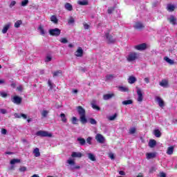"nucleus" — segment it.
I'll use <instances>...</instances> for the list:
<instances>
[{"instance_id": "nucleus-6", "label": "nucleus", "mask_w": 177, "mask_h": 177, "mask_svg": "<svg viewBox=\"0 0 177 177\" xmlns=\"http://www.w3.org/2000/svg\"><path fill=\"white\" fill-rule=\"evenodd\" d=\"M134 48L136 50H145V49H147V44H146V43H142L135 46Z\"/></svg>"}, {"instance_id": "nucleus-43", "label": "nucleus", "mask_w": 177, "mask_h": 177, "mask_svg": "<svg viewBox=\"0 0 177 177\" xmlns=\"http://www.w3.org/2000/svg\"><path fill=\"white\" fill-rule=\"evenodd\" d=\"M1 97H3L4 99H6V97H8L9 94H8L7 93H5V92H1Z\"/></svg>"}, {"instance_id": "nucleus-31", "label": "nucleus", "mask_w": 177, "mask_h": 177, "mask_svg": "<svg viewBox=\"0 0 177 177\" xmlns=\"http://www.w3.org/2000/svg\"><path fill=\"white\" fill-rule=\"evenodd\" d=\"M133 103V101L132 100H124L122 102V104L124 106H128V104H132Z\"/></svg>"}, {"instance_id": "nucleus-55", "label": "nucleus", "mask_w": 177, "mask_h": 177, "mask_svg": "<svg viewBox=\"0 0 177 177\" xmlns=\"http://www.w3.org/2000/svg\"><path fill=\"white\" fill-rule=\"evenodd\" d=\"M19 171H20V172H24V171H27V167H20Z\"/></svg>"}, {"instance_id": "nucleus-10", "label": "nucleus", "mask_w": 177, "mask_h": 177, "mask_svg": "<svg viewBox=\"0 0 177 177\" xmlns=\"http://www.w3.org/2000/svg\"><path fill=\"white\" fill-rule=\"evenodd\" d=\"M95 140L98 143H104V137H103L102 134H97L95 136Z\"/></svg>"}, {"instance_id": "nucleus-21", "label": "nucleus", "mask_w": 177, "mask_h": 177, "mask_svg": "<svg viewBox=\"0 0 177 177\" xmlns=\"http://www.w3.org/2000/svg\"><path fill=\"white\" fill-rule=\"evenodd\" d=\"M129 84H135L136 82V77L134 76H129L128 78Z\"/></svg>"}, {"instance_id": "nucleus-44", "label": "nucleus", "mask_w": 177, "mask_h": 177, "mask_svg": "<svg viewBox=\"0 0 177 177\" xmlns=\"http://www.w3.org/2000/svg\"><path fill=\"white\" fill-rule=\"evenodd\" d=\"M136 133V129L135 127H132L129 129V133L133 135V133Z\"/></svg>"}, {"instance_id": "nucleus-56", "label": "nucleus", "mask_w": 177, "mask_h": 177, "mask_svg": "<svg viewBox=\"0 0 177 177\" xmlns=\"http://www.w3.org/2000/svg\"><path fill=\"white\" fill-rule=\"evenodd\" d=\"M2 135H6L8 133V130L6 129H1Z\"/></svg>"}, {"instance_id": "nucleus-24", "label": "nucleus", "mask_w": 177, "mask_h": 177, "mask_svg": "<svg viewBox=\"0 0 177 177\" xmlns=\"http://www.w3.org/2000/svg\"><path fill=\"white\" fill-rule=\"evenodd\" d=\"M50 21L54 23V24H57L59 23V19H57V17L55 15H52L50 17Z\"/></svg>"}, {"instance_id": "nucleus-28", "label": "nucleus", "mask_w": 177, "mask_h": 177, "mask_svg": "<svg viewBox=\"0 0 177 177\" xmlns=\"http://www.w3.org/2000/svg\"><path fill=\"white\" fill-rule=\"evenodd\" d=\"M62 74H63V72L60 70H58L53 73V77H59V75H62Z\"/></svg>"}, {"instance_id": "nucleus-29", "label": "nucleus", "mask_w": 177, "mask_h": 177, "mask_svg": "<svg viewBox=\"0 0 177 177\" xmlns=\"http://www.w3.org/2000/svg\"><path fill=\"white\" fill-rule=\"evenodd\" d=\"M153 133L156 138H161V131L159 129H155Z\"/></svg>"}, {"instance_id": "nucleus-26", "label": "nucleus", "mask_w": 177, "mask_h": 177, "mask_svg": "<svg viewBox=\"0 0 177 177\" xmlns=\"http://www.w3.org/2000/svg\"><path fill=\"white\" fill-rule=\"evenodd\" d=\"M21 24H23V21H21V20H18V21H17L15 23L14 27H15V28H20V26H21Z\"/></svg>"}, {"instance_id": "nucleus-20", "label": "nucleus", "mask_w": 177, "mask_h": 177, "mask_svg": "<svg viewBox=\"0 0 177 177\" xmlns=\"http://www.w3.org/2000/svg\"><path fill=\"white\" fill-rule=\"evenodd\" d=\"M64 8L66 10L71 12L73 10V6L70 3H66L64 5Z\"/></svg>"}, {"instance_id": "nucleus-32", "label": "nucleus", "mask_w": 177, "mask_h": 177, "mask_svg": "<svg viewBox=\"0 0 177 177\" xmlns=\"http://www.w3.org/2000/svg\"><path fill=\"white\" fill-rule=\"evenodd\" d=\"M164 60H165V62H167V63H169V64H171V65L174 64V63H175L174 62V60L169 59V57H165Z\"/></svg>"}, {"instance_id": "nucleus-36", "label": "nucleus", "mask_w": 177, "mask_h": 177, "mask_svg": "<svg viewBox=\"0 0 177 177\" xmlns=\"http://www.w3.org/2000/svg\"><path fill=\"white\" fill-rule=\"evenodd\" d=\"M119 90L121 92H128V91H129V88H128V87H125V86H120Z\"/></svg>"}, {"instance_id": "nucleus-25", "label": "nucleus", "mask_w": 177, "mask_h": 177, "mask_svg": "<svg viewBox=\"0 0 177 177\" xmlns=\"http://www.w3.org/2000/svg\"><path fill=\"white\" fill-rule=\"evenodd\" d=\"M174 147H169L167 148V154L169 156H172L174 154Z\"/></svg>"}, {"instance_id": "nucleus-63", "label": "nucleus", "mask_w": 177, "mask_h": 177, "mask_svg": "<svg viewBox=\"0 0 177 177\" xmlns=\"http://www.w3.org/2000/svg\"><path fill=\"white\" fill-rule=\"evenodd\" d=\"M1 114H6L8 113V111H6V109H1Z\"/></svg>"}, {"instance_id": "nucleus-42", "label": "nucleus", "mask_w": 177, "mask_h": 177, "mask_svg": "<svg viewBox=\"0 0 177 177\" xmlns=\"http://www.w3.org/2000/svg\"><path fill=\"white\" fill-rule=\"evenodd\" d=\"M115 10V8L114 7H110L108 8V13L109 15H111L113 13V12H114V10Z\"/></svg>"}, {"instance_id": "nucleus-50", "label": "nucleus", "mask_w": 177, "mask_h": 177, "mask_svg": "<svg viewBox=\"0 0 177 177\" xmlns=\"http://www.w3.org/2000/svg\"><path fill=\"white\" fill-rule=\"evenodd\" d=\"M48 86H50V89H53V84L50 81V80H48Z\"/></svg>"}, {"instance_id": "nucleus-22", "label": "nucleus", "mask_w": 177, "mask_h": 177, "mask_svg": "<svg viewBox=\"0 0 177 177\" xmlns=\"http://www.w3.org/2000/svg\"><path fill=\"white\" fill-rule=\"evenodd\" d=\"M159 85L160 86H162L163 88H167V86H168V82L167 81V80H162L160 82Z\"/></svg>"}, {"instance_id": "nucleus-45", "label": "nucleus", "mask_w": 177, "mask_h": 177, "mask_svg": "<svg viewBox=\"0 0 177 177\" xmlns=\"http://www.w3.org/2000/svg\"><path fill=\"white\" fill-rule=\"evenodd\" d=\"M39 30H40V34L41 35H45V30L44 29V28L42 26H39Z\"/></svg>"}, {"instance_id": "nucleus-17", "label": "nucleus", "mask_w": 177, "mask_h": 177, "mask_svg": "<svg viewBox=\"0 0 177 177\" xmlns=\"http://www.w3.org/2000/svg\"><path fill=\"white\" fill-rule=\"evenodd\" d=\"M157 145V141L156 140H150L149 142V146L151 147V149H153V147H156Z\"/></svg>"}, {"instance_id": "nucleus-53", "label": "nucleus", "mask_w": 177, "mask_h": 177, "mask_svg": "<svg viewBox=\"0 0 177 177\" xmlns=\"http://www.w3.org/2000/svg\"><path fill=\"white\" fill-rule=\"evenodd\" d=\"M156 170H157V169H156V167H151V169H149V173H150V174H153V172H156Z\"/></svg>"}, {"instance_id": "nucleus-34", "label": "nucleus", "mask_w": 177, "mask_h": 177, "mask_svg": "<svg viewBox=\"0 0 177 177\" xmlns=\"http://www.w3.org/2000/svg\"><path fill=\"white\" fill-rule=\"evenodd\" d=\"M19 162H21L20 159H12L10 160V164H11V165H15V164H17Z\"/></svg>"}, {"instance_id": "nucleus-33", "label": "nucleus", "mask_w": 177, "mask_h": 177, "mask_svg": "<svg viewBox=\"0 0 177 177\" xmlns=\"http://www.w3.org/2000/svg\"><path fill=\"white\" fill-rule=\"evenodd\" d=\"M88 158H89V160H91V161H96V158L95 157V155H93V153H88Z\"/></svg>"}, {"instance_id": "nucleus-61", "label": "nucleus", "mask_w": 177, "mask_h": 177, "mask_svg": "<svg viewBox=\"0 0 177 177\" xmlns=\"http://www.w3.org/2000/svg\"><path fill=\"white\" fill-rule=\"evenodd\" d=\"M145 82H146L147 84H149L150 83V79L149 77H145L144 79Z\"/></svg>"}, {"instance_id": "nucleus-9", "label": "nucleus", "mask_w": 177, "mask_h": 177, "mask_svg": "<svg viewBox=\"0 0 177 177\" xmlns=\"http://www.w3.org/2000/svg\"><path fill=\"white\" fill-rule=\"evenodd\" d=\"M106 37L108 41V44H114L115 42V39L113 38V37L111 36V35H110V33H106Z\"/></svg>"}, {"instance_id": "nucleus-60", "label": "nucleus", "mask_w": 177, "mask_h": 177, "mask_svg": "<svg viewBox=\"0 0 177 177\" xmlns=\"http://www.w3.org/2000/svg\"><path fill=\"white\" fill-rule=\"evenodd\" d=\"M15 5H16V1H11L10 4V8H13V6H15Z\"/></svg>"}, {"instance_id": "nucleus-58", "label": "nucleus", "mask_w": 177, "mask_h": 177, "mask_svg": "<svg viewBox=\"0 0 177 177\" xmlns=\"http://www.w3.org/2000/svg\"><path fill=\"white\" fill-rule=\"evenodd\" d=\"M17 90L19 91V92H22L23 91V86H19L17 87Z\"/></svg>"}, {"instance_id": "nucleus-57", "label": "nucleus", "mask_w": 177, "mask_h": 177, "mask_svg": "<svg viewBox=\"0 0 177 177\" xmlns=\"http://www.w3.org/2000/svg\"><path fill=\"white\" fill-rule=\"evenodd\" d=\"M72 124H73V125H75V124H77V118L73 117L72 118Z\"/></svg>"}, {"instance_id": "nucleus-5", "label": "nucleus", "mask_w": 177, "mask_h": 177, "mask_svg": "<svg viewBox=\"0 0 177 177\" xmlns=\"http://www.w3.org/2000/svg\"><path fill=\"white\" fill-rule=\"evenodd\" d=\"M23 99L19 95H15L11 98V101L14 104H17L18 106L21 104Z\"/></svg>"}, {"instance_id": "nucleus-30", "label": "nucleus", "mask_w": 177, "mask_h": 177, "mask_svg": "<svg viewBox=\"0 0 177 177\" xmlns=\"http://www.w3.org/2000/svg\"><path fill=\"white\" fill-rule=\"evenodd\" d=\"M167 9L169 12H174V10H175V6L172 4H168Z\"/></svg>"}, {"instance_id": "nucleus-11", "label": "nucleus", "mask_w": 177, "mask_h": 177, "mask_svg": "<svg viewBox=\"0 0 177 177\" xmlns=\"http://www.w3.org/2000/svg\"><path fill=\"white\" fill-rule=\"evenodd\" d=\"M115 95L114 93H110V94H104L103 95L104 100H109V99H112V97H114Z\"/></svg>"}, {"instance_id": "nucleus-47", "label": "nucleus", "mask_w": 177, "mask_h": 177, "mask_svg": "<svg viewBox=\"0 0 177 177\" xmlns=\"http://www.w3.org/2000/svg\"><path fill=\"white\" fill-rule=\"evenodd\" d=\"M21 6H27L28 5V0H24L21 3Z\"/></svg>"}, {"instance_id": "nucleus-7", "label": "nucleus", "mask_w": 177, "mask_h": 177, "mask_svg": "<svg viewBox=\"0 0 177 177\" xmlns=\"http://www.w3.org/2000/svg\"><path fill=\"white\" fill-rule=\"evenodd\" d=\"M137 89V95H138V102H142L143 101V93H142V90L138 87H136Z\"/></svg>"}, {"instance_id": "nucleus-39", "label": "nucleus", "mask_w": 177, "mask_h": 177, "mask_svg": "<svg viewBox=\"0 0 177 177\" xmlns=\"http://www.w3.org/2000/svg\"><path fill=\"white\" fill-rule=\"evenodd\" d=\"M91 107L94 110H97V111H100V108L99 106L96 105L95 104H91Z\"/></svg>"}, {"instance_id": "nucleus-37", "label": "nucleus", "mask_w": 177, "mask_h": 177, "mask_svg": "<svg viewBox=\"0 0 177 177\" xmlns=\"http://www.w3.org/2000/svg\"><path fill=\"white\" fill-rule=\"evenodd\" d=\"M60 117L62 118V122H67V118H66V114L64 113H61Z\"/></svg>"}, {"instance_id": "nucleus-18", "label": "nucleus", "mask_w": 177, "mask_h": 177, "mask_svg": "<svg viewBox=\"0 0 177 177\" xmlns=\"http://www.w3.org/2000/svg\"><path fill=\"white\" fill-rule=\"evenodd\" d=\"M146 156L147 160H151V158H156L157 154L156 153H147Z\"/></svg>"}, {"instance_id": "nucleus-27", "label": "nucleus", "mask_w": 177, "mask_h": 177, "mask_svg": "<svg viewBox=\"0 0 177 177\" xmlns=\"http://www.w3.org/2000/svg\"><path fill=\"white\" fill-rule=\"evenodd\" d=\"M33 153L35 154V157H39L41 156V152H39V148H35L33 150Z\"/></svg>"}, {"instance_id": "nucleus-23", "label": "nucleus", "mask_w": 177, "mask_h": 177, "mask_svg": "<svg viewBox=\"0 0 177 177\" xmlns=\"http://www.w3.org/2000/svg\"><path fill=\"white\" fill-rule=\"evenodd\" d=\"M156 102H158L160 107H164V100L160 97H157Z\"/></svg>"}, {"instance_id": "nucleus-12", "label": "nucleus", "mask_w": 177, "mask_h": 177, "mask_svg": "<svg viewBox=\"0 0 177 177\" xmlns=\"http://www.w3.org/2000/svg\"><path fill=\"white\" fill-rule=\"evenodd\" d=\"M9 28H10V23H8L6 24L3 27V29L1 30L3 34H6L8 32V30H9Z\"/></svg>"}, {"instance_id": "nucleus-46", "label": "nucleus", "mask_w": 177, "mask_h": 177, "mask_svg": "<svg viewBox=\"0 0 177 177\" xmlns=\"http://www.w3.org/2000/svg\"><path fill=\"white\" fill-rule=\"evenodd\" d=\"M69 165H75V161L73 160H68L66 162Z\"/></svg>"}, {"instance_id": "nucleus-54", "label": "nucleus", "mask_w": 177, "mask_h": 177, "mask_svg": "<svg viewBox=\"0 0 177 177\" xmlns=\"http://www.w3.org/2000/svg\"><path fill=\"white\" fill-rule=\"evenodd\" d=\"M83 26H84V30H89L90 26H89L88 24L84 23V24H83Z\"/></svg>"}, {"instance_id": "nucleus-49", "label": "nucleus", "mask_w": 177, "mask_h": 177, "mask_svg": "<svg viewBox=\"0 0 177 177\" xmlns=\"http://www.w3.org/2000/svg\"><path fill=\"white\" fill-rule=\"evenodd\" d=\"M113 75H107L106 76V80L105 81H110V80H111V78H113Z\"/></svg>"}, {"instance_id": "nucleus-15", "label": "nucleus", "mask_w": 177, "mask_h": 177, "mask_svg": "<svg viewBox=\"0 0 177 177\" xmlns=\"http://www.w3.org/2000/svg\"><path fill=\"white\" fill-rule=\"evenodd\" d=\"M168 20L171 24H173V26L176 25V18H175V16L171 15Z\"/></svg>"}, {"instance_id": "nucleus-13", "label": "nucleus", "mask_w": 177, "mask_h": 177, "mask_svg": "<svg viewBox=\"0 0 177 177\" xmlns=\"http://www.w3.org/2000/svg\"><path fill=\"white\" fill-rule=\"evenodd\" d=\"M134 28L136 30H142V28H145V26L141 22H137L134 26Z\"/></svg>"}, {"instance_id": "nucleus-40", "label": "nucleus", "mask_w": 177, "mask_h": 177, "mask_svg": "<svg viewBox=\"0 0 177 177\" xmlns=\"http://www.w3.org/2000/svg\"><path fill=\"white\" fill-rule=\"evenodd\" d=\"M59 42L62 44H67L68 42V40L65 37H62L59 40Z\"/></svg>"}, {"instance_id": "nucleus-14", "label": "nucleus", "mask_w": 177, "mask_h": 177, "mask_svg": "<svg viewBox=\"0 0 177 177\" xmlns=\"http://www.w3.org/2000/svg\"><path fill=\"white\" fill-rule=\"evenodd\" d=\"M71 157L73 158H81L82 157V153L81 152H73L71 154Z\"/></svg>"}, {"instance_id": "nucleus-19", "label": "nucleus", "mask_w": 177, "mask_h": 177, "mask_svg": "<svg viewBox=\"0 0 177 177\" xmlns=\"http://www.w3.org/2000/svg\"><path fill=\"white\" fill-rule=\"evenodd\" d=\"M77 3L81 6H86V5H89V1L88 0L78 1Z\"/></svg>"}, {"instance_id": "nucleus-16", "label": "nucleus", "mask_w": 177, "mask_h": 177, "mask_svg": "<svg viewBox=\"0 0 177 177\" xmlns=\"http://www.w3.org/2000/svg\"><path fill=\"white\" fill-rule=\"evenodd\" d=\"M77 142H79V145H80V146H85V145H86V140L81 137L77 138Z\"/></svg>"}, {"instance_id": "nucleus-64", "label": "nucleus", "mask_w": 177, "mask_h": 177, "mask_svg": "<svg viewBox=\"0 0 177 177\" xmlns=\"http://www.w3.org/2000/svg\"><path fill=\"white\" fill-rule=\"evenodd\" d=\"M160 177H167V174L164 172H160Z\"/></svg>"}, {"instance_id": "nucleus-3", "label": "nucleus", "mask_w": 177, "mask_h": 177, "mask_svg": "<svg viewBox=\"0 0 177 177\" xmlns=\"http://www.w3.org/2000/svg\"><path fill=\"white\" fill-rule=\"evenodd\" d=\"M37 136H41V138H52V133L40 130L36 133Z\"/></svg>"}, {"instance_id": "nucleus-38", "label": "nucleus", "mask_w": 177, "mask_h": 177, "mask_svg": "<svg viewBox=\"0 0 177 177\" xmlns=\"http://www.w3.org/2000/svg\"><path fill=\"white\" fill-rule=\"evenodd\" d=\"M89 122L91 124V125H96V124H97L96 120L93 119V118H89Z\"/></svg>"}, {"instance_id": "nucleus-51", "label": "nucleus", "mask_w": 177, "mask_h": 177, "mask_svg": "<svg viewBox=\"0 0 177 177\" xmlns=\"http://www.w3.org/2000/svg\"><path fill=\"white\" fill-rule=\"evenodd\" d=\"M51 61H52V57H50V56H47V57H46L45 62H46V63H48V62H51Z\"/></svg>"}, {"instance_id": "nucleus-52", "label": "nucleus", "mask_w": 177, "mask_h": 177, "mask_svg": "<svg viewBox=\"0 0 177 177\" xmlns=\"http://www.w3.org/2000/svg\"><path fill=\"white\" fill-rule=\"evenodd\" d=\"M74 21H75V20L74 19V18L71 17L68 21V24H74Z\"/></svg>"}, {"instance_id": "nucleus-2", "label": "nucleus", "mask_w": 177, "mask_h": 177, "mask_svg": "<svg viewBox=\"0 0 177 177\" xmlns=\"http://www.w3.org/2000/svg\"><path fill=\"white\" fill-rule=\"evenodd\" d=\"M139 59V53L136 52H130L127 57L128 62H135Z\"/></svg>"}, {"instance_id": "nucleus-59", "label": "nucleus", "mask_w": 177, "mask_h": 177, "mask_svg": "<svg viewBox=\"0 0 177 177\" xmlns=\"http://www.w3.org/2000/svg\"><path fill=\"white\" fill-rule=\"evenodd\" d=\"M14 116L15 117V118H21V113H15Z\"/></svg>"}, {"instance_id": "nucleus-35", "label": "nucleus", "mask_w": 177, "mask_h": 177, "mask_svg": "<svg viewBox=\"0 0 177 177\" xmlns=\"http://www.w3.org/2000/svg\"><path fill=\"white\" fill-rule=\"evenodd\" d=\"M48 114H49V111H48L46 110H44L41 112V117H42V118H46V117H48Z\"/></svg>"}, {"instance_id": "nucleus-8", "label": "nucleus", "mask_w": 177, "mask_h": 177, "mask_svg": "<svg viewBox=\"0 0 177 177\" xmlns=\"http://www.w3.org/2000/svg\"><path fill=\"white\" fill-rule=\"evenodd\" d=\"M75 56L77 57H82V56H84V50H82V48L78 47L77 50L75 53Z\"/></svg>"}, {"instance_id": "nucleus-1", "label": "nucleus", "mask_w": 177, "mask_h": 177, "mask_svg": "<svg viewBox=\"0 0 177 177\" xmlns=\"http://www.w3.org/2000/svg\"><path fill=\"white\" fill-rule=\"evenodd\" d=\"M78 114L80 115V121L82 124H86L88 122V120L86 119V111L82 106H79L77 108Z\"/></svg>"}, {"instance_id": "nucleus-48", "label": "nucleus", "mask_w": 177, "mask_h": 177, "mask_svg": "<svg viewBox=\"0 0 177 177\" xmlns=\"http://www.w3.org/2000/svg\"><path fill=\"white\" fill-rule=\"evenodd\" d=\"M86 142V143H88V145H92V137H88V138H87Z\"/></svg>"}, {"instance_id": "nucleus-62", "label": "nucleus", "mask_w": 177, "mask_h": 177, "mask_svg": "<svg viewBox=\"0 0 177 177\" xmlns=\"http://www.w3.org/2000/svg\"><path fill=\"white\" fill-rule=\"evenodd\" d=\"M24 118V120H27V115L24 114V113H21V118Z\"/></svg>"}, {"instance_id": "nucleus-4", "label": "nucleus", "mask_w": 177, "mask_h": 177, "mask_svg": "<svg viewBox=\"0 0 177 177\" xmlns=\"http://www.w3.org/2000/svg\"><path fill=\"white\" fill-rule=\"evenodd\" d=\"M61 33L62 30L57 28L49 30V34L52 37H59V35H60Z\"/></svg>"}, {"instance_id": "nucleus-41", "label": "nucleus", "mask_w": 177, "mask_h": 177, "mask_svg": "<svg viewBox=\"0 0 177 177\" xmlns=\"http://www.w3.org/2000/svg\"><path fill=\"white\" fill-rule=\"evenodd\" d=\"M115 118H117V113H115L113 115L109 116L108 119L109 120V121H114Z\"/></svg>"}]
</instances>
